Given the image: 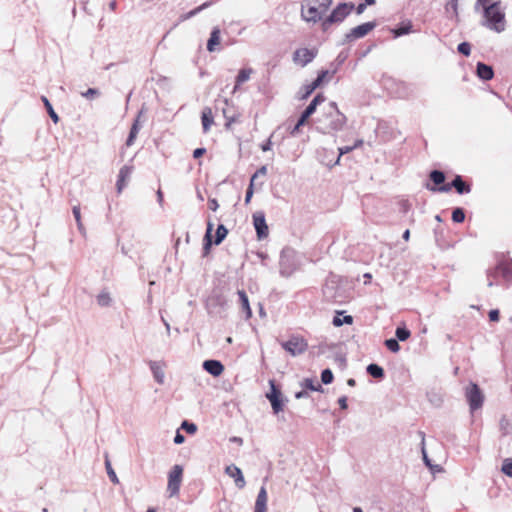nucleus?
Instances as JSON below:
<instances>
[{"instance_id": "nucleus-1", "label": "nucleus", "mask_w": 512, "mask_h": 512, "mask_svg": "<svg viewBox=\"0 0 512 512\" xmlns=\"http://www.w3.org/2000/svg\"><path fill=\"white\" fill-rule=\"evenodd\" d=\"M333 0H303L301 4V17L307 23H317L324 20Z\"/></svg>"}, {"instance_id": "nucleus-2", "label": "nucleus", "mask_w": 512, "mask_h": 512, "mask_svg": "<svg viewBox=\"0 0 512 512\" xmlns=\"http://www.w3.org/2000/svg\"><path fill=\"white\" fill-rule=\"evenodd\" d=\"M482 25L496 33H501L505 30V13L501 8L500 1H494L491 6L485 9Z\"/></svg>"}, {"instance_id": "nucleus-3", "label": "nucleus", "mask_w": 512, "mask_h": 512, "mask_svg": "<svg viewBox=\"0 0 512 512\" xmlns=\"http://www.w3.org/2000/svg\"><path fill=\"white\" fill-rule=\"evenodd\" d=\"M354 8L353 3H340L331 14L322 21V29L326 31L332 24L342 22Z\"/></svg>"}, {"instance_id": "nucleus-4", "label": "nucleus", "mask_w": 512, "mask_h": 512, "mask_svg": "<svg viewBox=\"0 0 512 512\" xmlns=\"http://www.w3.org/2000/svg\"><path fill=\"white\" fill-rule=\"evenodd\" d=\"M281 346L291 356L296 357L307 350L308 343L302 336L292 335L287 341L281 342Z\"/></svg>"}, {"instance_id": "nucleus-5", "label": "nucleus", "mask_w": 512, "mask_h": 512, "mask_svg": "<svg viewBox=\"0 0 512 512\" xmlns=\"http://www.w3.org/2000/svg\"><path fill=\"white\" fill-rule=\"evenodd\" d=\"M331 108H333L335 111L333 114H329L328 117L331 118L330 122L328 125L326 126H321V127H318L317 129L319 131H321L322 133H329L330 131H337V130H340L345 122H346V117L337 110V106H336V103L332 102L330 104Z\"/></svg>"}, {"instance_id": "nucleus-6", "label": "nucleus", "mask_w": 512, "mask_h": 512, "mask_svg": "<svg viewBox=\"0 0 512 512\" xmlns=\"http://www.w3.org/2000/svg\"><path fill=\"white\" fill-rule=\"evenodd\" d=\"M455 188L456 191L459 193V194H465V193H469L470 192V186L467 185L461 176L457 175L453 181L451 183H448V184H445V185H442L438 188H436L435 186H432L430 185L429 183L426 184V188L430 191H440V192H448L451 190V188Z\"/></svg>"}, {"instance_id": "nucleus-7", "label": "nucleus", "mask_w": 512, "mask_h": 512, "mask_svg": "<svg viewBox=\"0 0 512 512\" xmlns=\"http://www.w3.org/2000/svg\"><path fill=\"white\" fill-rule=\"evenodd\" d=\"M465 396L472 411L482 407L484 395L477 384L470 383L466 388Z\"/></svg>"}, {"instance_id": "nucleus-8", "label": "nucleus", "mask_w": 512, "mask_h": 512, "mask_svg": "<svg viewBox=\"0 0 512 512\" xmlns=\"http://www.w3.org/2000/svg\"><path fill=\"white\" fill-rule=\"evenodd\" d=\"M183 468L180 465H175L169 472L167 491L169 496L173 497L178 495L180 485L182 482Z\"/></svg>"}, {"instance_id": "nucleus-9", "label": "nucleus", "mask_w": 512, "mask_h": 512, "mask_svg": "<svg viewBox=\"0 0 512 512\" xmlns=\"http://www.w3.org/2000/svg\"><path fill=\"white\" fill-rule=\"evenodd\" d=\"M270 391L266 394L267 399L271 403V407L274 414H278L283 410L284 401L282 399V393L276 386L274 380L269 381Z\"/></svg>"}, {"instance_id": "nucleus-10", "label": "nucleus", "mask_w": 512, "mask_h": 512, "mask_svg": "<svg viewBox=\"0 0 512 512\" xmlns=\"http://www.w3.org/2000/svg\"><path fill=\"white\" fill-rule=\"evenodd\" d=\"M376 27V22H366L357 27L352 28L347 34H345L342 44L352 42L356 39L366 36Z\"/></svg>"}, {"instance_id": "nucleus-11", "label": "nucleus", "mask_w": 512, "mask_h": 512, "mask_svg": "<svg viewBox=\"0 0 512 512\" xmlns=\"http://www.w3.org/2000/svg\"><path fill=\"white\" fill-rule=\"evenodd\" d=\"M253 225L259 240L265 239L269 234L268 225L266 223L265 214L262 211L253 214Z\"/></svg>"}, {"instance_id": "nucleus-12", "label": "nucleus", "mask_w": 512, "mask_h": 512, "mask_svg": "<svg viewBox=\"0 0 512 512\" xmlns=\"http://www.w3.org/2000/svg\"><path fill=\"white\" fill-rule=\"evenodd\" d=\"M317 52L308 48L297 49L293 54V61L302 67L310 63L315 57Z\"/></svg>"}, {"instance_id": "nucleus-13", "label": "nucleus", "mask_w": 512, "mask_h": 512, "mask_svg": "<svg viewBox=\"0 0 512 512\" xmlns=\"http://www.w3.org/2000/svg\"><path fill=\"white\" fill-rule=\"evenodd\" d=\"M499 276L502 277L505 283L512 284V260L502 259L496 264Z\"/></svg>"}, {"instance_id": "nucleus-14", "label": "nucleus", "mask_w": 512, "mask_h": 512, "mask_svg": "<svg viewBox=\"0 0 512 512\" xmlns=\"http://www.w3.org/2000/svg\"><path fill=\"white\" fill-rule=\"evenodd\" d=\"M133 170H134V167L132 165H124L120 169L119 174H118V180L116 183L117 193L120 194L123 191V189L126 187V185L128 184V182L131 178Z\"/></svg>"}, {"instance_id": "nucleus-15", "label": "nucleus", "mask_w": 512, "mask_h": 512, "mask_svg": "<svg viewBox=\"0 0 512 512\" xmlns=\"http://www.w3.org/2000/svg\"><path fill=\"white\" fill-rule=\"evenodd\" d=\"M225 473L234 479L235 485L239 489L244 488L246 482L240 468H238L234 464H231L225 468Z\"/></svg>"}, {"instance_id": "nucleus-16", "label": "nucleus", "mask_w": 512, "mask_h": 512, "mask_svg": "<svg viewBox=\"0 0 512 512\" xmlns=\"http://www.w3.org/2000/svg\"><path fill=\"white\" fill-rule=\"evenodd\" d=\"M312 114L313 112L310 110V108L306 107L305 110L301 113L297 123L293 127L289 128L290 135L296 137L300 133L301 127L306 124Z\"/></svg>"}, {"instance_id": "nucleus-17", "label": "nucleus", "mask_w": 512, "mask_h": 512, "mask_svg": "<svg viewBox=\"0 0 512 512\" xmlns=\"http://www.w3.org/2000/svg\"><path fill=\"white\" fill-rule=\"evenodd\" d=\"M203 368L212 376H219L223 370V364L218 360H206L203 362Z\"/></svg>"}, {"instance_id": "nucleus-18", "label": "nucleus", "mask_w": 512, "mask_h": 512, "mask_svg": "<svg viewBox=\"0 0 512 512\" xmlns=\"http://www.w3.org/2000/svg\"><path fill=\"white\" fill-rule=\"evenodd\" d=\"M477 76L485 81L491 80L494 76V71L492 66L487 65L482 62H478L476 66Z\"/></svg>"}, {"instance_id": "nucleus-19", "label": "nucleus", "mask_w": 512, "mask_h": 512, "mask_svg": "<svg viewBox=\"0 0 512 512\" xmlns=\"http://www.w3.org/2000/svg\"><path fill=\"white\" fill-rule=\"evenodd\" d=\"M267 509V492L264 486L259 490L256 498L254 512H265Z\"/></svg>"}, {"instance_id": "nucleus-20", "label": "nucleus", "mask_w": 512, "mask_h": 512, "mask_svg": "<svg viewBox=\"0 0 512 512\" xmlns=\"http://www.w3.org/2000/svg\"><path fill=\"white\" fill-rule=\"evenodd\" d=\"M220 29L218 27H214L211 31L210 37L207 41V50L209 52H214L218 50L217 46L220 44Z\"/></svg>"}, {"instance_id": "nucleus-21", "label": "nucleus", "mask_w": 512, "mask_h": 512, "mask_svg": "<svg viewBox=\"0 0 512 512\" xmlns=\"http://www.w3.org/2000/svg\"><path fill=\"white\" fill-rule=\"evenodd\" d=\"M237 294L239 296L240 305L246 314V318L249 319L252 316V310L250 308L248 296L244 290H238Z\"/></svg>"}, {"instance_id": "nucleus-22", "label": "nucleus", "mask_w": 512, "mask_h": 512, "mask_svg": "<svg viewBox=\"0 0 512 512\" xmlns=\"http://www.w3.org/2000/svg\"><path fill=\"white\" fill-rule=\"evenodd\" d=\"M201 120H202L203 130H204V132H207L210 129L211 125L213 124V115H212L211 108L205 107L203 109L202 115H201Z\"/></svg>"}, {"instance_id": "nucleus-23", "label": "nucleus", "mask_w": 512, "mask_h": 512, "mask_svg": "<svg viewBox=\"0 0 512 512\" xmlns=\"http://www.w3.org/2000/svg\"><path fill=\"white\" fill-rule=\"evenodd\" d=\"M252 73H253L252 68L241 69L236 77V83H235L233 92H235L242 83L248 81L250 79V76Z\"/></svg>"}, {"instance_id": "nucleus-24", "label": "nucleus", "mask_w": 512, "mask_h": 512, "mask_svg": "<svg viewBox=\"0 0 512 512\" xmlns=\"http://www.w3.org/2000/svg\"><path fill=\"white\" fill-rule=\"evenodd\" d=\"M150 369H151L153 377L157 381V383L163 384L165 375H164V371L162 370L161 366L157 362H151Z\"/></svg>"}, {"instance_id": "nucleus-25", "label": "nucleus", "mask_w": 512, "mask_h": 512, "mask_svg": "<svg viewBox=\"0 0 512 512\" xmlns=\"http://www.w3.org/2000/svg\"><path fill=\"white\" fill-rule=\"evenodd\" d=\"M336 73V69L333 71L322 70L319 72L317 78L312 82V89H317L326 80V77L331 78Z\"/></svg>"}, {"instance_id": "nucleus-26", "label": "nucleus", "mask_w": 512, "mask_h": 512, "mask_svg": "<svg viewBox=\"0 0 512 512\" xmlns=\"http://www.w3.org/2000/svg\"><path fill=\"white\" fill-rule=\"evenodd\" d=\"M367 373L376 379H382L384 377V369L378 364H369L366 368Z\"/></svg>"}, {"instance_id": "nucleus-27", "label": "nucleus", "mask_w": 512, "mask_h": 512, "mask_svg": "<svg viewBox=\"0 0 512 512\" xmlns=\"http://www.w3.org/2000/svg\"><path fill=\"white\" fill-rule=\"evenodd\" d=\"M301 386L304 389H308V390H311V391L323 392V388H322L321 384L318 383L317 381H315L314 379H311V378L304 379L303 382L301 383Z\"/></svg>"}, {"instance_id": "nucleus-28", "label": "nucleus", "mask_w": 512, "mask_h": 512, "mask_svg": "<svg viewBox=\"0 0 512 512\" xmlns=\"http://www.w3.org/2000/svg\"><path fill=\"white\" fill-rule=\"evenodd\" d=\"M393 34L395 37H399L402 35L409 34L412 32V23L411 21H407L406 23H402L398 28L394 29Z\"/></svg>"}, {"instance_id": "nucleus-29", "label": "nucleus", "mask_w": 512, "mask_h": 512, "mask_svg": "<svg viewBox=\"0 0 512 512\" xmlns=\"http://www.w3.org/2000/svg\"><path fill=\"white\" fill-rule=\"evenodd\" d=\"M227 234H228L227 228L223 224H220L216 230L214 244L219 245L226 238Z\"/></svg>"}, {"instance_id": "nucleus-30", "label": "nucleus", "mask_w": 512, "mask_h": 512, "mask_svg": "<svg viewBox=\"0 0 512 512\" xmlns=\"http://www.w3.org/2000/svg\"><path fill=\"white\" fill-rule=\"evenodd\" d=\"M212 4H213V1H207V2L203 3L202 5L196 7L195 9L189 11L184 16H182V19L187 20V19L197 15L200 11L206 9L207 7L211 6Z\"/></svg>"}, {"instance_id": "nucleus-31", "label": "nucleus", "mask_w": 512, "mask_h": 512, "mask_svg": "<svg viewBox=\"0 0 512 512\" xmlns=\"http://www.w3.org/2000/svg\"><path fill=\"white\" fill-rule=\"evenodd\" d=\"M430 179L435 185H440L445 181V174L440 170H433L430 172Z\"/></svg>"}, {"instance_id": "nucleus-32", "label": "nucleus", "mask_w": 512, "mask_h": 512, "mask_svg": "<svg viewBox=\"0 0 512 512\" xmlns=\"http://www.w3.org/2000/svg\"><path fill=\"white\" fill-rule=\"evenodd\" d=\"M212 229H213V223L208 221L207 223V230H206V233H205V236H204V250L207 252L211 245H212V239H211V232H212Z\"/></svg>"}, {"instance_id": "nucleus-33", "label": "nucleus", "mask_w": 512, "mask_h": 512, "mask_svg": "<svg viewBox=\"0 0 512 512\" xmlns=\"http://www.w3.org/2000/svg\"><path fill=\"white\" fill-rule=\"evenodd\" d=\"M97 303L99 306H102V307H107L110 305L111 303V297H110V294L106 291H102L98 296H97Z\"/></svg>"}, {"instance_id": "nucleus-34", "label": "nucleus", "mask_w": 512, "mask_h": 512, "mask_svg": "<svg viewBox=\"0 0 512 512\" xmlns=\"http://www.w3.org/2000/svg\"><path fill=\"white\" fill-rule=\"evenodd\" d=\"M105 468H106L108 477L111 480V482H113L114 484H118L119 479H118L115 471L113 470V468L111 466V462L108 458H106V460H105Z\"/></svg>"}, {"instance_id": "nucleus-35", "label": "nucleus", "mask_w": 512, "mask_h": 512, "mask_svg": "<svg viewBox=\"0 0 512 512\" xmlns=\"http://www.w3.org/2000/svg\"><path fill=\"white\" fill-rule=\"evenodd\" d=\"M486 275H487V278H488L487 286L488 287L494 286V281L493 280L496 279L499 276V273H498V270H497V266L495 265L494 267L487 269Z\"/></svg>"}, {"instance_id": "nucleus-36", "label": "nucleus", "mask_w": 512, "mask_h": 512, "mask_svg": "<svg viewBox=\"0 0 512 512\" xmlns=\"http://www.w3.org/2000/svg\"><path fill=\"white\" fill-rule=\"evenodd\" d=\"M42 100L45 104V107L47 109L49 116L51 117V119L53 120L54 123H57L59 121V117L56 114V112L54 111L52 105L50 104V102L48 101V99L46 97L43 96Z\"/></svg>"}, {"instance_id": "nucleus-37", "label": "nucleus", "mask_w": 512, "mask_h": 512, "mask_svg": "<svg viewBox=\"0 0 512 512\" xmlns=\"http://www.w3.org/2000/svg\"><path fill=\"white\" fill-rule=\"evenodd\" d=\"M72 212H73L74 218H75V220L77 222V226H78L79 231L84 235L85 234V229H84L83 224L81 222L80 207L79 206H74L73 209H72Z\"/></svg>"}, {"instance_id": "nucleus-38", "label": "nucleus", "mask_w": 512, "mask_h": 512, "mask_svg": "<svg viewBox=\"0 0 512 512\" xmlns=\"http://www.w3.org/2000/svg\"><path fill=\"white\" fill-rule=\"evenodd\" d=\"M465 219V213L462 208H455L452 212V220L455 223H462Z\"/></svg>"}, {"instance_id": "nucleus-39", "label": "nucleus", "mask_w": 512, "mask_h": 512, "mask_svg": "<svg viewBox=\"0 0 512 512\" xmlns=\"http://www.w3.org/2000/svg\"><path fill=\"white\" fill-rule=\"evenodd\" d=\"M395 334L399 341H405L410 337V331L405 327H397Z\"/></svg>"}, {"instance_id": "nucleus-40", "label": "nucleus", "mask_w": 512, "mask_h": 512, "mask_svg": "<svg viewBox=\"0 0 512 512\" xmlns=\"http://www.w3.org/2000/svg\"><path fill=\"white\" fill-rule=\"evenodd\" d=\"M385 346L387 347V349L394 353H397L400 350L398 340L394 338L385 340Z\"/></svg>"}, {"instance_id": "nucleus-41", "label": "nucleus", "mask_w": 512, "mask_h": 512, "mask_svg": "<svg viewBox=\"0 0 512 512\" xmlns=\"http://www.w3.org/2000/svg\"><path fill=\"white\" fill-rule=\"evenodd\" d=\"M324 101L325 97L322 94H317L310 102V104L307 106V108H310V110L314 113L316 111L317 106Z\"/></svg>"}, {"instance_id": "nucleus-42", "label": "nucleus", "mask_w": 512, "mask_h": 512, "mask_svg": "<svg viewBox=\"0 0 512 512\" xmlns=\"http://www.w3.org/2000/svg\"><path fill=\"white\" fill-rule=\"evenodd\" d=\"M333 373L330 369H324L321 373V381L323 384H330L333 381Z\"/></svg>"}, {"instance_id": "nucleus-43", "label": "nucleus", "mask_w": 512, "mask_h": 512, "mask_svg": "<svg viewBox=\"0 0 512 512\" xmlns=\"http://www.w3.org/2000/svg\"><path fill=\"white\" fill-rule=\"evenodd\" d=\"M352 322H353V317L350 315L345 316L343 319H340L339 317H334V319H333V324L336 327H339V326L343 325L344 323L352 324Z\"/></svg>"}, {"instance_id": "nucleus-44", "label": "nucleus", "mask_w": 512, "mask_h": 512, "mask_svg": "<svg viewBox=\"0 0 512 512\" xmlns=\"http://www.w3.org/2000/svg\"><path fill=\"white\" fill-rule=\"evenodd\" d=\"M457 50L460 54L464 56H469L471 53V46L468 42H462L458 45Z\"/></svg>"}, {"instance_id": "nucleus-45", "label": "nucleus", "mask_w": 512, "mask_h": 512, "mask_svg": "<svg viewBox=\"0 0 512 512\" xmlns=\"http://www.w3.org/2000/svg\"><path fill=\"white\" fill-rule=\"evenodd\" d=\"M81 95L87 99L92 100L98 97L100 95V92L96 88H89L87 91L81 93Z\"/></svg>"}, {"instance_id": "nucleus-46", "label": "nucleus", "mask_w": 512, "mask_h": 512, "mask_svg": "<svg viewBox=\"0 0 512 512\" xmlns=\"http://www.w3.org/2000/svg\"><path fill=\"white\" fill-rule=\"evenodd\" d=\"M223 114L226 119L225 127L229 129L232 123L237 122L238 118L236 115H229L225 109L223 110Z\"/></svg>"}, {"instance_id": "nucleus-47", "label": "nucleus", "mask_w": 512, "mask_h": 512, "mask_svg": "<svg viewBox=\"0 0 512 512\" xmlns=\"http://www.w3.org/2000/svg\"><path fill=\"white\" fill-rule=\"evenodd\" d=\"M267 174V167H260L251 177L250 182L254 183L259 176H265Z\"/></svg>"}, {"instance_id": "nucleus-48", "label": "nucleus", "mask_w": 512, "mask_h": 512, "mask_svg": "<svg viewBox=\"0 0 512 512\" xmlns=\"http://www.w3.org/2000/svg\"><path fill=\"white\" fill-rule=\"evenodd\" d=\"M353 149H354V147H352V146H344V147L339 148V155H338L336 161L332 165L338 164L340 161V157L344 154L351 152Z\"/></svg>"}, {"instance_id": "nucleus-49", "label": "nucleus", "mask_w": 512, "mask_h": 512, "mask_svg": "<svg viewBox=\"0 0 512 512\" xmlns=\"http://www.w3.org/2000/svg\"><path fill=\"white\" fill-rule=\"evenodd\" d=\"M182 428L186 430L187 433H194L197 430V427L194 423H190L188 421H184L182 423Z\"/></svg>"}, {"instance_id": "nucleus-50", "label": "nucleus", "mask_w": 512, "mask_h": 512, "mask_svg": "<svg viewBox=\"0 0 512 512\" xmlns=\"http://www.w3.org/2000/svg\"><path fill=\"white\" fill-rule=\"evenodd\" d=\"M285 255L284 253L281 254V259H280V273L281 275L283 276H289L290 275V271H288L286 268H285Z\"/></svg>"}, {"instance_id": "nucleus-51", "label": "nucleus", "mask_w": 512, "mask_h": 512, "mask_svg": "<svg viewBox=\"0 0 512 512\" xmlns=\"http://www.w3.org/2000/svg\"><path fill=\"white\" fill-rule=\"evenodd\" d=\"M502 471L507 476L512 477V461H505L502 466Z\"/></svg>"}, {"instance_id": "nucleus-52", "label": "nucleus", "mask_w": 512, "mask_h": 512, "mask_svg": "<svg viewBox=\"0 0 512 512\" xmlns=\"http://www.w3.org/2000/svg\"><path fill=\"white\" fill-rule=\"evenodd\" d=\"M254 183L250 182L248 188H247V191H246V196H245V203L248 204L253 196V193H254Z\"/></svg>"}, {"instance_id": "nucleus-53", "label": "nucleus", "mask_w": 512, "mask_h": 512, "mask_svg": "<svg viewBox=\"0 0 512 512\" xmlns=\"http://www.w3.org/2000/svg\"><path fill=\"white\" fill-rule=\"evenodd\" d=\"M500 318L499 310L493 309L489 312V320L492 322H497Z\"/></svg>"}, {"instance_id": "nucleus-54", "label": "nucleus", "mask_w": 512, "mask_h": 512, "mask_svg": "<svg viewBox=\"0 0 512 512\" xmlns=\"http://www.w3.org/2000/svg\"><path fill=\"white\" fill-rule=\"evenodd\" d=\"M457 7H458V0H449V2L446 5V10L451 8L454 13L457 15Z\"/></svg>"}, {"instance_id": "nucleus-55", "label": "nucleus", "mask_w": 512, "mask_h": 512, "mask_svg": "<svg viewBox=\"0 0 512 512\" xmlns=\"http://www.w3.org/2000/svg\"><path fill=\"white\" fill-rule=\"evenodd\" d=\"M492 0H477L476 2V5H480L482 6L483 8V13H485V9L488 7V6H491L493 2H491Z\"/></svg>"}, {"instance_id": "nucleus-56", "label": "nucleus", "mask_w": 512, "mask_h": 512, "mask_svg": "<svg viewBox=\"0 0 512 512\" xmlns=\"http://www.w3.org/2000/svg\"><path fill=\"white\" fill-rule=\"evenodd\" d=\"M139 129H140L139 120L136 119L135 122L133 123L132 127H131L130 134H133L134 136H137V134L139 132Z\"/></svg>"}, {"instance_id": "nucleus-57", "label": "nucleus", "mask_w": 512, "mask_h": 512, "mask_svg": "<svg viewBox=\"0 0 512 512\" xmlns=\"http://www.w3.org/2000/svg\"><path fill=\"white\" fill-rule=\"evenodd\" d=\"M304 89H305V92H304V94L301 97L302 99L308 98L312 94V92L315 90V89H312V83L309 84V85H306L304 87Z\"/></svg>"}, {"instance_id": "nucleus-58", "label": "nucleus", "mask_w": 512, "mask_h": 512, "mask_svg": "<svg viewBox=\"0 0 512 512\" xmlns=\"http://www.w3.org/2000/svg\"><path fill=\"white\" fill-rule=\"evenodd\" d=\"M422 454H423V460L425 462V464L430 468V469H433L434 466L431 464V461L430 459L428 458L427 456V453H426V450H425V447L422 446Z\"/></svg>"}, {"instance_id": "nucleus-59", "label": "nucleus", "mask_w": 512, "mask_h": 512, "mask_svg": "<svg viewBox=\"0 0 512 512\" xmlns=\"http://www.w3.org/2000/svg\"><path fill=\"white\" fill-rule=\"evenodd\" d=\"M208 206L212 211H216L219 207V204L215 198H211L208 201Z\"/></svg>"}, {"instance_id": "nucleus-60", "label": "nucleus", "mask_w": 512, "mask_h": 512, "mask_svg": "<svg viewBox=\"0 0 512 512\" xmlns=\"http://www.w3.org/2000/svg\"><path fill=\"white\" fill-rule=\"evenodd\" d=\"M184 441H185V437L180 432H177L174 437V443L182 444Z\"/></svg>"}, {"instance_id": "nucleus-61", "label": "nucleus", "mask_w": 512, "mask_h": 512, "mask_svg": "<svg viewBox=\"0 0 512 512\" xmlns=\"http://www.w3.org/2000/svg\"><path fill=\"white\" fill-rule=\"evenodd\" d=\"M338 404L341 409H347V397L342 396L338 399Z\"/></svg>"}, {"instance_id": "nucleus-62", "label": "nucleus", "mask_w": 512, "mask_h": 512, "mask_svg": "<svg viewBox=\"0 0 512 512\" xmlns=\"http://www.w3.org/2000/svg\"><path fill=\"white\" fill-rule=\"evenodd\" d=\"M206 152V150L204 148H197L194 150L193 152V157L194 158H199L201 157L204 153Z\"/></svg>"}, {"instance_id": "nucleus-63", "label": "nucleus", "mask_w": 512, "mask_h": 512, "mask_svg": "<svg viewBox=\"0 0 512 512\" xmlns=\"http://www.w3.org/2000/svg\"><path fill=\"white\" fill-rule=\"evenodd\" d=\"M305 397H308V392L305 389H303L295 394V398H297V399L305 398Z\"/></svg>"}, {"instance_id": "nucleus-64", "label": "nucleus", "mask_w": 512, "mask_h": 512, "mask_svg": "<svg viewBox=\"0 0 512 512\" xmlns=\"http://www.w3.org/2000/svg\"><path fill=\"white\" fill-rule=\"evenodd\" d=\"M366 9V4L364 3H360L357 7H356V13L358 15L362 14Z\"/></svg>"}]
</instances>
